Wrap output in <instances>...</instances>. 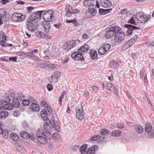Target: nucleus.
I'll return each instance as SVG.
<instances>
[{
  "label": "nucleus",
  "instance_id": "53",
  "mask_svg": "<svg viewBox=\"0 0 154 154\" xmlns=\"http://www.w3.org/2000/svg\"><path fill=\"white\" fill-rule=\"evenodd\" d=\"M80 11V10L79 9L76 8L74 9H73L72 8V11L71 12V16L72 15V14H75L77 13H79Z\"/></svg>",
  "mask_w": 154,
  "mask_h": 154
},
{
  "label": "nucleus",
  "instance_id": "36",
  "mask_svg": "<svg viewBox=\"0 0 154 154\" xmlns=\"http://www.w3.org/2000/svg\"><path fill=\"white\" fill-rule=\"evenodd\" d=\"M61 67L60 66L57 64H49V68L51 69H60Z\"/></svg>",
  "mask_w": 154,
  "mask_h": 154
},
{
  "label": "nucleus",
  "instance_id": "1",
  "mask_svg": "<svg viewBox=\"0 0 154 154\" xmlns=\"http://www.w3.org/2000/svg\"><path fill=\"white\" fill-rule=\"evenodd\" d=\"M128 23L134 25L136 26L130 24H125L124 27L128 29L127 31V35L129 36L131 35L133 33H134L136 31L137 29L139 30V27L137 26V24L136 23L133 17H132L128 21Z\"/></svg>",
  "mask_w": 154,
  "mask_h": 154
},
{
  "label": "nucleus",
  "instance_id": "50",
  "mask_svg": "<svg viewBox=\"0 0 154 154\" xmlns=\"http://www.w3.org/2000/svg\"><path fill=\"white\" fill-rule=\"evenodd\" d=\"M18 95L19 99L21 100H23V99L25 98V96L20 92L18 93Z\"/></svg>",
  "mask_w": 154,
  "mask_h": 154
},
{
  "label": "nucleus",
  "instance_id": "27",
  "mask_svg": "<svg viewBox=\"0 0 154 154\" xmlns=\"http://www.w3.org/2000/svg\"><path fill=\"white\" fill-rule=\"evenodd\" d=\"M6 17V14L5 12L2 10H0V25L2 24L3 23L2 20Z\"/></svg>",
  "mask_w": 154,
  "mask_h": 154
},
{
  "label": "nucleus",
  "instance_id": "20",
  "mask_svg": "<svg viewBox=\"0 0 154 154\" xmlns=\"http://www.w3.org/2000/svg\"><path fill=\"white\" fill-rule=\"evenodd\" d=\"M90 47L87 44H85L84 45L82 46L78 50L79 52H82V54H85L86 52L89 49Z\"/></svg>",
  "mask_w": 154,
  "mask_h": 154
},
{
  "label": "nucleus",
  "instance_id": "4",
  "mask_svg": "<svg viewBox=\"0 0 154 154\" xmlns=\"http://www.w3.org/2000/svg\"><path fill=\"white\" fill-rule=\"evenodd\" d=\"M42 17L44 21L51 22L53 21L54 17V11L52 10H48L44 11Z\"/></svg>",
  "mask_w": 154,
  "mask_h": 154
},
{
  "label": "nucleus",
  "instance_id": "26",
  "mask_svg": "<svg viewBox=\"0 0 154 154\" xmlns=\"http://www.w3.org/2000/svg\"><path fill=\"white\" fill-rule=\"evenodd\" d=\"M11 98L8 97V94L5 93V96L2 97V101L5 103H8L11 102Z\"/></svg>",
  "mask_w": 154,
  "mask_h": 154
},
{
  "label": "nucleus",
  "instance_id": "2",
  "mask_svg": "<svg viewBox=\"0 0 154 154\" xmlns=\"http://www.w3.org/2000/svg\"><path fill=\"white\" fill-rule=\"evenodd\" d=\"M122 29L121 28L117 26L110 27L109 29V30L106 32L105 37L106 38H110L115 35L116 32H119Z\"/></svg>",
  "mask_w": 154,
  "mask_h": 154
},
{
  "label": "nucleus",
  "instance_id": "62",
  "mask_svg": "<svg viewBox=\"0 0 154 154\" xmlns=\"http://www.w3.org/2000/svg\"><path fill=\"white\" fill-rule=\"evenodd\" d=\"M17 57H11L9 58V61H14L15 62L17 61Z\"/></svg>",
  "mask_w": 154,
  "mask_h": 154
},
{
  "label": "nucleus",
  "instance_id": "51",
  "mask_svg": "<svg viewBox=\"0 0 154 154\" xmlns=\"http://www.w3.org/2000/svg\"><path fill=\"white\" fill-rule=\"evenodd\" d=\"M52 137L53 139L55 140L59 138L60 137V136L59 134L57 133H54L52 135Z\"/></svg>",
  "mask_w": 154,
  "mask_h": 154
},
{
  "label": "nucleus",
  "instance_id": "47",
  "mask_svg": "<svg viewBox=\"0 0 154 154\" xmlns=\"http://www.w3.org/2000/svg\"><path fill=\"white\" fill-rule=\"evenodd\" d=\"M72 48L70 46V45L67 44V42L66 43V44L64 46V49L66 50L67 51H69L70 49H71Z\"/></svg>",
  "mask_w": 154,
  "mask_h": 154
},
{
  "label": "nucleus",
  "instance_id": "9",
  "mask_svg": "<svg viewBox=\"0 0 154 154\" xmlns=\"http://www.w3.org/2000/svg\"><path fill=\"white\" fill-rule=\"evenodd\" d=\"M75 110L76 118L80 120L83 119L84 115L82 105H80L77 106L76 107Z\"/></svg>",
  "mask_w": 154,
  "mask_h": 154
},
{
  "label": "nucleus",
  "instance_id": "33",
  "mask_svg": "<svg viewBox=\"0 0 154 154\" xmlns=\"http://www.w3.org/2000/svg\"><path fill=\"white\" fill-rule=\"evenodd\" d=\"M121 131L119 130H115L112 131L111 135L114 137H119L121 134Z\"/></svg>",
  "mask_w": 154,
  "mask_h": 154
},
{
  "label": "nucleus",
  "instance_id": "40",
  "mask_svg": "<svg viewBox=\"0 0 154 154\" xmlns=\"http://www.w3.org/2000/svg\"><path fill=\"white\" fill-rule=\"evenodd\" d=\"M28 56L29 57V58L31 59L34 60L35 61H38L39 60V58L35 56V55L33 54L32 55H28Z\"/></svg>",
  "mask_w": 154,
  "mask_h": 154
},
{
  "label": "nucleus",
  "instance_id": "56",
  "mask_svg": "<svg viewBox=\"0 0 154 154\" xmlns=\"http://www.w3.org/2000/svg\"><path fill=\"white\" fill-rule=\"evenodd\" d=\"M8 97L11 98V99L13 97L15 96V94L13 91H10L8 93Z\"/></svg>",
  "mask_w": 154,
  "mask_h": 154
},
{
  "label": "nucleus",
  "instance_id": "55",
  "mask_svg": "<svg viewBox=\"0 0 154 154\" xmlns=\"http://www.w3.org/2000/svg\"><path fill=\"white\" fill-rule=\"evenodd\" d=\"M26 9L27 10V12L29 13H30L32 12V11H33L35 9V8L32 6H30L27 7Z\"/></svg>",
  "mask_w": 154,
  "mask_h": 154
},
{
  "label": "nucleus",
  "instance_id": "16",
  "mask_svg": "<svg viewBox=\"0 0 154 154\" xmlns=\"http://www.w3.org/2000/svg\"><path fill=\"white\" fill-rule=\"evenodd\" d=\"M88 12L91 13L92 16H94L97 13L96 7L93 4L88 6Z\"/></svg>",
  "mask_w": 154,
  "mask_h": 154
},
{
  "label": "nucleus",
  "instance_id": "10",
  "mask_svg": "<svg viewBox=\"0 0 154 154\" xmlns=\"http://www.w3.org/2000/svg\"><path fill=\"white\" fill-rule=\"evenodd\" d=\"M25 16L21 14L15 13L12 16V20L14 22H20L25 19Z\"/></svg>",
  "mask_w": 154,
  "mask_h": 154
},
{
  "label": "nucleus",
  "instance_id": "64",
  "mask_svg": "<svg viewBox=\"0 0 154 154\" xmlns=\"http://www.w3.org/2000/svg\"><path fill=\"white\" fill-rule=\"evenodd\" d=\"M147 134L149 137L150 138H151L152 137V136L154 135V133L153 131H149V132H147Z\"/></svg>",
  "mask_w": 154,
  "mask_h": 154
},
{
  "label": "nucleus",
  "instance_id": "24",
  "mask_svg": "<svg viewBox=\"0 0 154 154\" xmlns=\"http://www.w3.org/2000/svg\"><path fill=\"white\" fill-rule=\"evenodd\" d=\"M88 147V145L84 144L80 148L79 150L81 153V154H88V151H86V149Z\"/></svg>",
  "mask_w": 154,
  "mask_h": 154
},
{
  "label": "nucleus",
  "instance_id": "48",
  "mask_svg": "<svg viewBox=\"0 0 154 154\" xmlns=\"http://www.w3.org/2000/svg\"><path fill=\"white\" fill-rule=\"evenodd\" d=\"M92 0H85L83 2V5L85 6H87L88 5H90L91 4L90 2L92 1Z\"/></svg>",
  "mask_w": 154,
  "mask_h": 154
},
{
  "label": "nucleus",
  "instance_id": "37",
  "mask_svg": "<svg viewBox=\"0 0 154 154\" xmlns=\"http://www.w3.org/2000/svg\"><path fill=\"white\" fill-rule=\"evenodd\" d=\"M29 99V100H23L22 103L23 105L25 106H28L30 104L31 102H32V101H30V100L32 99V98L30 97Z\"/></svg>",
  "mask_w": 154,
  "mask_h": 154
},
{
  "label": "nucleus",
  "instance_id": "58",
  "mask_svg": "<svg viewBox=\"0 0 154 154\" xmlns=\"http://www.w3.org/2000/svg\"><path fill=\"white\" fill-rule=\"evenodd\" d=\"M112 84H111V83H107L106 85V89H108L110 91H111L112 89Z\"/></svg>",
  "mask_w": 154,
  "mask_h": 154
},
{
  "label": "nucleus",
  "instance_id": "7",
  "mask_svg": "<svg viewBox=\"0 0 154 154\" xmlns=\"http://www.w3.org/2000/svg\"><path fill=\"white\" fill-rule=\"evenodd\" d=\"M144 15L142 13H137L135 15V19H137L140 23H144L148 21L150 16Z\"/></svg>",
  "mask_w": 154,
  "mask_h": 154
},
{
  "label": "nucleus",
  "instance_id": "52",
  "mask_svg": "<svg viewBox=\"0 0 154 154\" xmlns=\"http://www.w3.org/2000/svg\"><path fill=\"white\" fill-rule=\"evenodd\" d=\"M2 134L3 135L4 137L6 139L8 137V132L7 131H3Z\"/></svg>",
  "mask_w": 154,
  "mask_h": 154
},
{
  "label": "nucleus",
  "instance_id": "34",
  "mask_svg": "<svg viewBox=\"0 0 154 154\" xmlns=\"http://www.w3.org/2000/svg\"><path fill=\"white\" fill-rule=\"evenodd\" d=\"M152 129V126L150 124L147 123L145 124V131L147 132H149L151 131Z\"/></svg>",
  "mask_w": 154,
  "mask_h": 154
},
{
  "label": "nucleus",
  "instance_id": "32",
  "mask_svg": "<svg viewBox=\"0 0 154 154\" xmlns=\"http://www.w3.org/2000/svg\"><path fill=\"white\" fill-rule=\"evenodd\" d=\"M111 9H104L100 8L99 10V13L100 14L104 15L109 13Z\"/></svg>",
  "mask_w": 154,
  "mask_h": 154
},
{
  "label": "nucleus",
  "instance_id": "18",
  "mask_svg": "<svg viewBox=\"0 0 154 154\" xmlns=\"http://www.w3.org/2000/svg\"><path fill=\"white\" fill-rule=\"evenodd\" d=\"M52 123H51V126L53 129L55 128V129L57 131H58L60 128V126L59 125V123L58 121H55L54 120L52 119Z\"/></svg>",
  "mask_w": 154,
  "mask_h": 154
},
{
  "label": "nucleus",
  "instance_id": "17",
  "mask_svg": "<svg viewBox=\"0 0 154 154\" xmlns=\"http://www.w3.org/2000/svg\"><path fill=\"white\" fill-rule=\"evenodd\" d=\"M49 22L43 21L42 23V26L44 27L43 29L45 32L46 33L49 32L51 28V25Z\"/></svg>",
  "mask_w": 154,
  "mask_h": 154
},
{
  "label": "nucleus",
  "instance_id": "14",
  "mask_svg": "<svg viewBox=\"0 0 154 154\" xmlns=\"http://www.w3.org/2000/svg\"><path fill=\"white\" fill-rule=\"evenodd\" d=\"M99 2L101 6L105 8H109L112 5L111 2L109 0H100Z\"/></svg>",
  "mask_w": 154,
  "mask_h": 154
},
{
  "label": "nucleus",
  "instance_id": "22",
  "mask_svg": "<svg viewBox=\"0 0 154 154\" xmlns=\"http://www.w3.org/2000/svg\"><path fill=\"white\" fill-rule=\"evenodd\" d=\"M91 59L94 60L97 58V52L94 50H92L89 53Z\"/></svg>",
  "mask_w": 154,
  "mask_h": 154
},
{
  "label": "nucleus",
  "instance_id": "41",
  "mask_svg": "<svg viewBox=\"0 0 154 154\" xmlns=\"http://www.w3.org/2000/svg\"><path fill=\"white\" fill-rule=\"evenodd\" d=\"M102 47L104 48L103 49L106 52L108 51L110 48L111 46L109 44L105 43L104 45H103Z\"/></svg>",
  "mask_w": 154,
  "mask_h": 154
},
{
  "label": "nucleus",
  "instance_id": "3",
  "mask_svg": "<svg viewBox=\"0 0 154 154\" xmlns=\"http://www.w3.org/2000/svg\"><path fill=\"white\" fill-rule=\"evenodd\" d=\"M27 28L30 31L34 32L36 30L38 27L37 20H29L28 19L27 22Z\"/></svg>",
  "mask_w": 154,
  "mask_h": 154
},
{
  "label": "nucleus",
  "instance_id": "57",
  "mask_svg": "<svg viewBox=\"0 0 154 154\" xmlns=\"http://www.w3.org/2000/svg\"><path fill=\"white\" fill-rule=\"evenodd\" d=\"M146 45L147 47L154 46V41L147 42L146 43Z\"/></svg>",
  "mask_w": 154,
  "mask_h": 154
},
{
  "label": "nucleus",
  "instance_id": "29",
  "mask_svg": "<svg viewBox=\"0 0 154 154\" xmlns=\"http://www.w3.org/2000/svg\"><path fill=\"white\" fill-rule=\"evenodd\" d=\"M20 135L21 137L27 139H29L30 137V134L26 131H22L21 132Z\"/></svg>",
  "mask_w": 154,
  "mask_h": 154
},
{
  "label": "nucleus",
  "instance_id": "35",
  "mask_svg": "<svg viewBox=\"0 0 154 154\" xmlns=\"http://www.w3.org/2000/svg\"><path fill=\"white\" fill-rule=\"evenodd\" d=\"M138 38L137 35L135 34L128 41L132 45L134 43Z\"/></svg>",
  "mask_w": 154,
  "mask_h": 154
},
{
  "label": "nucleus",
  "instance_id": "23",
  "mask_svg": "<svg viewBox=\"0 0 154 154\" xmlns=\"http://www.w3.org/2000/svg\"><path fill=\"white\" fill-rule=\"evenodd\" d=\"M134 128L136 131L139 134H142L143 131V128L140 125H136L134 126Z\"/></svg>",
  "mask_w": 154,
  "mask_h": 154
},
{
  "label": "nucleus",
  "instance_id": "25",
  "mask_svg": "<svg viewBox=\"0 0 154 154\" xmlns=\"http://www.w3.org/2000/svg\"><path fill=\"white\" fill-rule=\"evenodd\" d=\"M31 108L35 111H38L40 110L39 106L36 103H33L30 105Z\"/></svg>",
  "mask_w": 154,
  "mask_h": 154
},
{
  "label": "nucleus",
  "instance_id": "38",
  "mask_svg": "<svg viewBox=\"0 0 154 154\" xmlns=\"http://www.w3.org/2000/svg\"><path fill=\"white\" fill-rule=\"evenodd\" d=\"M76 40H72L70 41H69L67 42V44H68L72 48L76 45Z\"/></svg>",
  "mask_w": 154,
  "mask_h": 154
},
{
  "label": "nucleus",
  "instance_id": "5",
  "mask_svg": "<svg viewBox=\"0 0 154 154\" xmlns=\"http://www.w3.org/2000/svg\"><path fill=\"white\" fill-rule=\"evenodd\" d=\"M36 134L38 137L37 139L38 141L41 143L45 144L47 143L48 140L47 138L50 136H48L47 135H44V134L42 133V131L41 129H38L36 132Z\"/></svg>",
  "mask_w": 154,
  "mask_h": 154
},
{
  "label": "nucleus",
  "instance_id": "59",
  "mask_svg": "<svg viewBox=\"0 0 154 154\" xmlns=\"http://www.w3.org/2000/svg\"><path fill=\"white\" fill-rule=\"evenodd\" d=\"M45 108H47V110H48V112L50 114L52 112V109L51 107L48 105L47 106H46Z\"/></svg>",
  "mask_w": 154,
  "mask_h": 154
},
{
  "label": "nucleus",
  "instance_id": "8",
  "mask_svg": "<svg viewBox=\"0 0 154 154\" xmlns=\"http://www.w3.org/2000/svg\"><path fill=\"white\" fill-rule=\"evenodd\" d=\"M0 43L2 44V45L3 47L12 46H13L12 44L6 42V41L7 40V36L6 35L5 33L2 31H1L0 32Z\"/></svg>",
  "mask_w": 154,
  "mask_h": 154
},
{
  "label": "nucleus",
  "instance_id": "60",
  "mask_svg": "<svg viewBox=\"0 0 154 154\" xmlns=\"http://www.w3.org/2000/svg\"><path fill=\"white\" fill-rule=\"evenodd\" d=\"M47 88L48 89V90L49 91L52 90L53 89V88L52 84H49L47 85Z\"/></svg>",
  "mask_w": 154,
  "mask_h": 154
},
{
  "label": "nucleus",
  "instance_id": "28",
  "mask_svg": "<svg viewBox=\"0 0 154 154\" xmlns=\"http://www.w3.org/2000/svg\"><path fill=\"white\" fill-rule=\"evenodd\" d=\"M13 104L12 105L13 107H18L20 105V103L18 99L16 97H14L13 100Z\"/></svg>",
  "mask_w": 154,
  "mask_h": 154
},
{
  "label": "nucleus",
  "instance_id": "46",
  "mask_svg": "<svg viewBox=\"0 0 154 154\" xmlns=\"http://www.w3.org/2000/svg\"><path fill=\"white\" fill-rule=\"evenodd\" d=\"M109 132V131L106 129H103L100 131V133L102 135H107Z\"/></svg>",
  "mask_w": 154,
  "mask_h": 154
},
{
  "label": "nucleus",
  "instance_id": "43",
  "mask_svg": "<svg viewBox=\"0 0 154 154\" xmlns=\"http://www.w3.org/2000/svg\"><path fill=\"white\" fill-rule=\"evenodd\" d=\"M2 117L3 119H5L8 116V112L6 111H3L0 112Z\"/></svg>",
  "mask_w": 154,
  "mask_h": 154
},
{
  "label": "nucleus",
  "instance_id": "13",
  "mask_svg": "<svg viewBox=\"0 0 154 154\" xmlns=\"http://www.w3.org/2000/svg\"><path fill=\"white\" fill-rule=\"evenodd\" d=\"M82 52H74L71 55L72 57L75 60L82 61V57H83L82 55Z\"/></svg>",
  "mask_w": 154,
  "mask_h": 154
},
{
  "label": "nucleus",
  "instance_id": "12",
  "mask_svg": "<svg viewBox=\"0 0 154 154\" xmlns=\"http://www.w3.org/2000/svg\"><path fill=\"white\" fill-rule=\"evenodd\" d=\"M44 11H40L34 12L32 13V14L28 18L29 20H37V19H40L42 16V13Z\"/></svg>",
  "mask_w": 154,
  "mask_h": 154
},
{
  "label": "nucleus",
  "instance_id": "6",
  "mask_svg": "<svg viewBox=\"0 0 154 154\" xmlns=\"http://www.w3.org/2000/svg\"><path fill=\"white\" fill-rule=\"evenodd\" d=\"M125 37V35L124 32L121 31L116 32L115 35L114 40L116 42L119 43L124 40Z\"/></svg>",
  "mask_w": 154,
  "mask_h": 154
},
{
  "label": "nucleus",
  "instance_id": "42",
  "mask_svg": "<svg viewBox=\"0 0 154 154\" xmlns=\"http://www.w3.org/2000/svg\"><path fill=\"white\" fill-rule=\"evenodd\" d=\"M132 45L128 41L124 44L123 48L124 49L126 50L131 46Z\"/></svg>",
  "mask_w": 154,
  "mask_h": 154
},
{
  "label": "nucleus",
  "instance_id": "15",
  "mask_svg": "<svg viewBox=\"0 0 154 154\" xmlns=\"http://www.w3.org/2000/svg\"><path fill=\"white\" fill-rule=\"evenodd\" d=\"M44 128L45 131L43 132L44 135L45 134L48 135V136H51V133L50 131L51 130V126L50 125H48V124H44Z\"/></svg>",
  "mask_w": 154,
  "mask_h": 154
},
{
  "label": "nucleus",
  "instance_id": "44",
  "mask_svg": "<svg viewBox=\"0 0 154 154\" xmlns=\"http://www.w3.org/2000/svg\"><path fill=\"white\" fill-rule=\"evenodd\" d=\"M103 48L102 47L98 50V53L99 55H103L106 52Z\"/></svg>",
  "mask_w": 154,
  "mask_h": 154
},
{
  "label": "nucleus",
  "instance_id": "39",
  "mask_svg": "<svg viewBox=\"0 0 154 154\" xmlns=\"http://www.w3.org/2000/svg\"><path fill=\"white\" fill-rule=\"evenodd\" d=\"M110 65L114 68H117L119 66V63L114 61H111L110 63Z\"/></svg>",
  "mask_w": 154,
  "mask_h": 154
},
{
  "label": "nucleus",
  "instance_id": "49",
  "mask_svg": "<svg viewBox=\"0 0 154 154\" xmlns=\"http://www.w3.org/2000/svg\"><path fill=\"white\" fill-rule=\"evenodd\" d=\"M17 54L18 56H23V55H26L27 56H28V53L23 51L17 52Z\"/></svg>",
  "mask_w": 154,
  "mask_h": 154
},
{
  "label": "nucleus",
  "instance_id": "11",
  "mask_svg": "<svg viewBox=\"0 0 154 154\" xmlns=\"http://www.w3.org/2000/svg\"><path fill=\"white\" fill-rule=\"evenodd\" d=\"M51 77L49 78V80L51 83H56L58 80L61 76V73L58 71L54 72L52 75Z\"/></svg>",
  "mask_w": 154,
  "mask_h": 154
},
{
  "label": "nucleus",
  "instance_id": "21",
  "mask_svg": "<svg viewBox=\"0 0 154 154\" xmlns=\"http://www.w3.org/2000/svg\"><path fill=\"white\" fill-rule=\"evenodd\" d=\"M72 8L69 5H66V6L65 11H66V15L68 17L71 16V12L72 11Z\"/></svg>",
  "mask_w": 154,
  "mask_h": 154
},
{
  "label": "nucleus",
  "instance_id": "54",
  "mask_svg": "<svg viewBox=\"0 0 154 154\" xmlns=\"http://www.w3.org/2000/svg\"><path fill=\"white\" fill-rule=\"evenodd\" d=\"M39 66L41 68H44L47 66L49 67V64L45 63H41L39 64Z\"/></svg>",
  "mask_w": 154,
  "mask_h": 154
},
{
  "label": "nucleus",
  "instance_id": "19",
  "mask_svg": "<svg viewBox=\"0 0 154 154\" xmlns=\"http://www.w3.org/2000/svg\"><path fill=\"white\" fill-rule=\"evenodd\" d=\"M2 107L5 109L9 110H12L14 108L12 103H8L3 105V104L1 103H0V109Z\"/></svg>",
  "mask_w": 154,
  "mask_h": 154
},
{
  "label": "nucleus",
  "instance_id": "31",
  "mask_svg": "<svg viewBox=\"0 0 154 154\" xmlns=\"http://www.w3.org/2000/svg\"><path fill=\"white\" fill-rule=\"evenodd\" d=\"M11 138L14 141H17L19 139V136L15 133H12L10 135Z\"/></svg>",
  "mask_w": 154,
  "mask_h": 154
},
{
  "label": "nucleus",
  "instance_id": "63",
  "mask_svg": "<svg viewBox=\"0 0 154 154\" xmlns=\"http://www.w3.org/2000/svg\"><path fill=\"white\" fill-rule=\"evenodd\" d=\"M20 114V112L18 110H16L14 112V115L15 117H18Z\"/></svg>",
  "mask_w": 154,
  "mask_h": 154
},
{
  "label": "nucleus",
  "instance_id": "45",
  "mask_svg": "<svg viewBox=\"0 0 154 154\" xmlns=\"http://www.w3.org/2000/svg\"><path fill=\"white\" fill-rule=\"evenodd\" d=\"M69 60L68 57L66 56L63 57L61 58V60L62 62L64 63H67Z\"/></svg>",
  "mask_w": 154,
  "mask_h": 154
},
{
  "label": "nucleus",
  "instance_id": "61",
  "mask_svg": "<svg viewBox=\"0 0 154 154\" xmlns=\"http://www.w3.org/2000/svg\"><path fill=\"white\" fill-rule=\"evenodd\" d=\"M41 116L43 120L45 121H47L48 120V118L47 115L41 114Z\"/></svg>",
  "mask_w": 154,
  "mask_h": 154
},
{
  "label": "nucleus",
  "instance_id": "30",
  "mask_svg": "<svg viewBox=\"0 0 154 154\" xmlns=\"http://www.w3.org/2000/svg\"><path fill=\"white\" fill-rule=\"evenodd\" d=\"M98 148L99 147L97 145L92 146L88 150V152L95 153V152L98 149Z\"/></svg>",
  "mask_w": 154,
  "mask_h": 154
}]
</instances>
